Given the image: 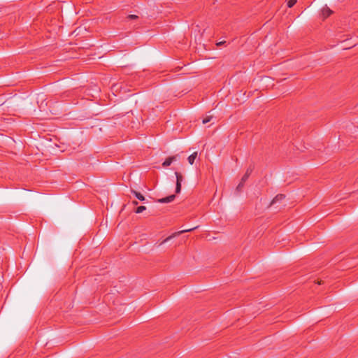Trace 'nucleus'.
<instances>
[{"instance_id":"1","label":"nucleus","mask_w":358,"mask_h":358,"mask_svg":"<svg viewBox=\"0 0 358 358\" xmlns=\"http://www.w3.org/2000/svg\"><path fill=\"white\" fill-rule=\"evenodd\" d=\"M198 227H199V226H196V227H193V228H190V229H184V230L179 231H178V232H175V233H174V234H173L172 235H171V236H168L166 238H165V239L162 241V244H164V243H165L168 242L169 241L171 240L173 238H174V237H176V236H179V235H180V234H183V233H185V232H189V231H193V230H194V229H197Z\"/></svg>"},{"instance_id":"2","label":"nucleus","mask_w":358,"mask_h":358,"mask_svg":"<svg viewBox=\"0 0 358 358\" xmlns=\"http://www.w3.org/2000/svg\"><path fill=\"white\" fill-rule=\"evenodd\" d=\"M175 175L176 176V193L178 194L181 190V183L183 180V176L181 173L178 172H176Z\"/></svg>"},{"instance_id":"3","label":"nucleus","mask_w":358,"mask_h":358,"mask_svg":"<svg viewBox=\"0 0 358 358\" xmlns=\"http://www.w3.org/2000/svg\"><path fill=\"white\" fill-rule=\"evenodd\" d=\"M332 10L327 6H324L322 9V16L324 20L332 14Z\"/></svg>"},{"instance_id":"4","label":"nucleus","mask_w":358,"mask_h":358,"mask_svg":"<svg viewBox=\"0 0 358 358\" xmlns=\"http://www.w3.org/2000/svg\"><path fill=\"white\" fill-rule=\"evenodd\" d=\"M175 198L176 196L174 194H172L169 196L158 199L157 202L161 203H170L172 202L175 199Z\"/></svg>"},{"instance_id":"5","label":"nucleus","mask_w":358,"mask_h":358,"mask_svg":"<svg viewBox=\"0 0 358 358\" xmlns=\"http://www.w3.org/2000/svg\"><path fill=\"white\" fill-rule=\"evenodd\" d=\"M177 156H172L166 158L165 161L163 162L162 166L164 167H167L171 164V163L174 161H176Z\"/></svg>"},{"instance_id":"6","label":"nucleus","mask_w":358,"mask_h":358,"mask_svg":"<svg viewBox=\"0 0 358 358\" xmlns=\"http://www.w3.org/2000/svg\"><path fill=\"white\" fill-rule=\"evenodd\" d=\"M252 171H253V168L252 166H250L247 169L244 176L242 177L241 180L243 182H245L248 180V178H249V176H250V174L252 173Z\"/></svg>"},{"instance_id":"7","label":"nucleus","mask_w":358,"mask_h":358,"mask_svg":"<svg viewBox=\"0 0 358 358\" xmlns=\"http://www.w3.org/2000/svg\"><path fill=\"white\" fill-rule=\"evenodd\" d=\"M197 157V152H193L192 155H190L189 157H188V162L192 165L194 163V161L195 159H196Z\"/></svg>"},{"instance_id":"8","label":"nucleus","mask_w":358,"mask_h":358,"mask_svg":"<svg viewBox=\"0 0 358 358\" xmlns=\"http://www.w3.org/2000/svg\"><path fill=\"white\" fill-rule=\"evenodd\" d=\"M131 193L140 201H145V197L143 195H142L140 192H138L135 190H131Z\"/></svg>"},{"instance_id":"9","label":"nucleus","mask_w":358,"mask_h":358,"mask_svg":"<svg viewBox=\"0 0 358 358\" xmlns=\"http://www.w3.org/2000/svg\"><path fill=\"white\" fill-rule=\"evenodd\" d=\"M285 195L284 194H278L277 196H275V197L273 199L272 202H271V204H274L277 201H281L282 199H285Z\"/></svg>"},{"instance_id":"10","label":"nucleus","mask_w":358,"mask_h":358,"mask_svg":"<svg viewBox=\"0 0 358 358\" xmlns=\"http://www.w3.org/2000/svg\"><path fill=\"white\" fill-rule=\"evenodd\" d=\"M146 210V207L144 206H138L136 210V213H143L144 210Z\"/></svg>"},{"instance_id":"11","label":"nucleus","mask_w":358,"mask_h":358,"mask_svg":"<svg viewBox=\"0 0 358 358\" xmlns=\"http://www.w3.org/2000/svg\"><path fill=\"white\" fill-rule=\"evenodd\" d=\"M213 118V116L212 115H208L206 116V117H205L203 120V124H206L209 122H210V120H212Z\"/></svg>"},{"instance_id":"12","label":"nucleus","mask_w":358,"mask_h":358,"mask_svg":"<svg viewBox=\"0 0 358 358\" xmlns=\"http://www.w3.org/2000/svg\"><path fill=\"white\" fill-rule=\"evenodd\" d=\"M296 3V0H288L287 6L292 8Z\"/></svg>"},{"instance_id":"13","label":"nucleus","mask_w":358,"mask_h":358,"mask_svg":"<svg viewBox=\"0 0 358 358\" xmlns=\"http://www.w3.org/2000/svg\"><path fill=\"white\" fill-rule=\"evenodd\" d=\"M128 19L129 20H136L137 19L138 17L136 15H129L128 17Z\"/></svg>"},{"instance_id":"14","label":"nucleus","mask_w":358,"mask_h":358,"mask_svg":"<svg viewBox=\"0 0 358 358\" xmlns=\"http://www.w3.org/2000/svg\"><path fill=\"white\" fill-rule=\"evenodd\" d=\"M244 183H245V182H243V181L241 180V182L238 184V185L237 186V189H238V190L241 189L243 187Z\"/></svg>"},{"instance_id":"15","label":"nucleus","mask_w":358,"mask_h":358,"mask_svg":"<svg viewBox=\"0 0 358 358\" xmlns=\"http://www.w3.org/2000/svg\"><path fill=\"white\" fill-rule=\"evenodd\" d=\"M225 43H226L225 41H220V42L217 43L216 45L217 46H220V45H222L224 44Z\"/></svg>"},{"instance_id":"16","label":"nucleus","mask_w":358,"mask_h":358,"mask_svg":"<svg viewBox=\"0 0 358 358\" xmlns=\"http://www.w3.org/2000/svg\"><path fill=\"white\" fill-rule=\"evenodd\" d=\"M133 204H134V205H137V204H138V202H137V201H133Z\"/></svg>"}]
</instances>
